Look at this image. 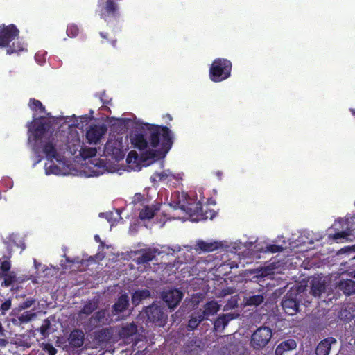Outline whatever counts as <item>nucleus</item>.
I'll return each mask as SVG.
<instances>
[{
  "mask_svg": "<svg viewBox=\"0 0 355 355\" xmlns=\"http://www.w3.org/2000/svg\"><path fill=\"white\" fill-rule=\"evenodd\" d=\"M51 122L41 116L36 118L33 115V119L27 124L28 128V144L31 146L33 150L37 155V160L35 163H39L42 159L40 155L42 153L48 159H55L58 162H63V155L67 150L64 141L57 133L53 134L51 130ZM45 173L47 175H65L64 168L58 166L51 161L45 164Z\"/></svg>",
  "mask_w": 355,
  "mask_h": 355,
  "instance_id": "f257e3e1",
  "label": "nucleus"
},
{
  "mask_svg": "<svg viewBox=\"0 0 355 355\" xmlns=\"http://www.w3.org/2000/svg\"><path fill=\"white\" fill-rule=\"evenodd\" d=\"M150 130V141H147L143 135H135L130 139L132 144L141 152V157L137 153L130 151L127 157L126 162L128 171H140L142 166H146L153 162H147L150 159H154L158 156V147L159 143L163 148L168 150L171 148L174 138L172 131L166 126H154L149 128Z\"/></svg>",
  "mask_w": 355,
  "mask_h": 355,
  "instance_id": "f03ea898",
  "label": "nucleus"
},
{
  "mask_svg": "<svg viewBox=\"0 0 355 355\" xmlns=\"http://www.w3.org/2000/svg\"><path fill=\"white\" fill-rule=\"evenodd\" d=\"M170 207L173 209H180L184 216L173 215V219L182 220H189L192 222H199L210 218H213L211 211L203 212L202 210L201 200L196 199V195L193 193H187L184 191H175L171 194Z\"/></svg>",
  "mask_w": 355,
  "mask_h": 355,
  "instance_id": "7ed1b4c3",
  "label": "nucleus"
},
{
  "mask_svg": "<svg viewBox=\"0 0 355 355\" xmlns=\"http://www.w3.org/2000/svg\"><path fill=\"white\" fill-rule=\"evenodd\" d=\"M128 149V139L126 136L110 135L104 145L103 155L119 161L124 158Z\"/></svg>",
  "mask_w": 355,
  "mask_h": 355,
  "instance_id": "20e7f679",
  "label": "nucleus"
},
{
  "mask_svg": "<svg viewBox=\"0 0 355 355\" xmlns=\"http://www.w3.org/2000/svg\"><path fill=\"white\" fill-rule=\"evenodd\" d=\"M19 31L12 24L0 26V47H6L7 53H19L25 49V44L19 41L15 42L18 37Z\"/></svg>",
  "mask_w": 355,
  "mask_h": 355,
  "instance_id": "39448f33",
  "label": "nucleus"
},
{
  "mask_svg": "<svg viewBox=\"0 0 355 355\" xmlns=\"http://www.w3.org/2000/svg\"><path fill=\"white\" fill-rule=\"evenodd\" d=\"M65 146L71 155L78 153V155L83 159L92 158L97 154V148L85 146L77 133L71 135Z\"/></svg>",
  "mask_w": 355,
  "mask_h": 355,
  "instance_id": "423d86ee",
  "label": "nucleus"
},
{
  "mask_svg": "<svg viewBox=\"0 0 355 355\" xmlns=\"http://www.w3.org/2000/svg\"><path fill=\"white\" fill-rule=\"evenodd\" d=\"M232 69L231 62L222 58L216 59L210 67L209 76L214 82H220L230 77Z\"/></svg>",
  "mask_w": 355,
  "mask_h": 355,
  "instance_id": "0eeeda50",
  "label": "nucleus"
},
{
  "mask_svg": "<svg viewBox=\"0 0 355 355\" xmlns=\"http://www.w3.org/2000/svg\"><path fill=\"white\" fill-rule=\"evenodd\" d=\"M116 171V168L114 166H112L100 159H92L83 170L85 176L88 178L99 176L106 172L114 173Z\"/></svg>",
  "mask_w": 355,
  "mask_h": 355,
  "instance_id": "6e6552de",
  "label": "nucleus"
},
{
  "mask_svg": "<svg viewBox=\"0 0 355 355\" xmlns=\"http://www.w3.org/2000/svg\"><path fill=\"white\" fill-rule=\"evenodd\" d=\"M272 329L267 327L258 328L251 336V345L254 349H262L269 343L272 338Z\"/></svg>",
  "mask_w": 355,
  "mask_h": 355,
  "instance_id": "1a4fd4ad",
  "label": "nucleus"
},
{
  "mask_svg": "<svg viewBox=\"0 0 355 355\" xmlns=\"http://www.w3.org/2000/svg\"><path fill=\"white\" fill-rule=\"evenodd\" d=\"M107 131V129L105 125H90L85 130V139L89 144H97L101 141Z\"/></svg>",
  "mask_w": 355,
  "mask_h": 355,
  "instance_id": "9d476101",
  "label": "nucleus"
},
{
  "mask_svg": "<svg viewBox=\"0 0 355 355\" xmlns=\"http://www.w3.org/2000/svg\"><path fill=\"white\" fill-rule=\"evenodd\" d=\"M143 314L147 317V322H153L157 326L164 327L166 322L167 316L163 313L162 308L155 304L146 307Z\"/></svg>",
  "mask_w": 355,
  "mask_h": 355,
  "instance_id": "9b49d317",
  "label": "nucleus"
},
{
  "mask_svg": "<svg viewBox=\"0 0 355 355\" xmlns=\"http://www.w3.org/2000/svg\"><path fill=\"white\" fill-rule=\"evenodd\" d=\"M184 293L179 289H171L162 294L163 300L170 309L175 308L181 301Z\"/></svg>",
  "mask_w": 355,
  "mask_h": 355,
  "instance_id": "f8f14e48",
  "label": "nucleus"
},
{
  "mask_svg": "<svg viewBox=\"0 0 355 355\" xmlns=\"http://www.w3.org/2000/svg\"><path fill=\"white\" fill-rule=\"evenodd\" d=\"M101 0L98 1V6H101ZM117 5L113 1V0H107L105 7H103L100 11V17L105 21H107V17H115L117 13Z\"/></svg>",
  "mask_w": 355,
  "mask_h": 355,
  "instance_id": "ddd939ff",
  "label": "nucleus"
},
{
  "mask_svg": "<svg viewBox=\"0 0 355 355\" xmlns=\"http://www.w3.org/2000/svg\"><path fill=\"white\" fill-rule=\"evenodd\" d=\"M238 316L234 313L223 314L217 318L214 323V329L216 331L221 332L227 326L230 321Z\"/></svg>",
  "mask_w": 355,
  "mask_h": 355,
  "instance_id": "4468645a",
  "label": "nucleus"
},
{
  "mask_svg": "<svg viewBox=\"0 0 355 355\" xmlns=\"http://www.w3.org/2000/svg\"><path fill=\"white\" fill-rule=\"evenodd\" d=\"M142 207H140V209H137L139 211V218L141 220H150L151 219L155 214L156 211L159 210V206L156 205H148L147 204H142Z\"/></svg>",
  "mask_w": 355,
  "mask_h": 355,
  "instance_id": "2eb2a0df",
  "label": "nucleus"
},
{
  "mask_svg": "<svg viewBox=\"0 0 355 355\" xmlns=\"http://www.w3.org/2000/svg\"><path fill=\"white\" fill-rule=\"evenodd\" d=\"M311 293L315 297H319L325 289V282L322 277H314L310 282Z\"/></svg>",
  "mask_w": 355,
  "mask_h": 355,
  "instance_id": "dca6fc26",
  "label": "nucleus"
},
{
  "mask_svg": "<svg viewBox=\"0 0 355 355\" xmlns=\"http://www.w3.org/2000/svg\"><path fill=\"white\" fill-rule=\"evenodd\" d=\"M282 306L285 313L288 315H293L298 311V302L295 300L290 298L288 295L282 300Z\"/></svg>",
  "mask_w": 355,
  "mask_h": 355,
  "instance_id": "f3484780",
  "label": "nucleus"
},
{
  "mask_svg": "<svg viewBox=\"0 0 355 355\" xmlns=\"http://www.w3.org/2000/svg\"><path fill=\"white\" fill-rule=\"evenodd\" d=\"M336 343L334 338L329 337L322 340L317 346L315 353L317 355H329L331 345Z\"/></svg>",
  "mask_w": 355,
  "mask_h": 355,
  "instance_id": "a211bd4d",
  "label": "nucleus"
},
{
  "mask_svg": "<svg viewBox=\"0 0 355 355\" xmlns=\"http://www.w3.org/2000/svg\"><path fill=\"white\" fill-rule=\"evenodd\" d=\"M172 179L180 180L182 179V175H174L169 170H166L160 173H155L150 178L152 182L170 181Z\"/></svg>",
  "mask_w": 355,
  "mask_h": 355,
  "instance_id": "6ab92c4d",
  "label": "nucleus"
},
{
  "mask_svg": "<svg viewBox=\"0 0 355 355\" xmlns=\"http://www.w3.org/2000/svg\"><path fill=\"white\" fill-rule=\"evenodd\" d=\"M220 305L215 300L207 302L204 305V310L200 313L204 319H208L209 316L216 315L220 310Z\"/></svg>",
  "mask_w": 355,
  "mask_h": 355,
  "instance_id": "aec40b11",
  "label": "nucleus"
},
{
  "mask_svg": "<svg viewBox=\"0 0 355 355\" xmlns=\"http://www.w3.org/2000/svg\"><path fill=\"white\" fill-rule=\"evenodd\" d=\"M220 245L217 241H198L196 244V250H201L202 252H212L220 248Z\"/></svg>",
  "mask_w": 355,
  "mask_h": 355,
  "instance_id": "412c9836",
  "label": "nucleus"
},
{
  "mask_svg": "<svg viewBox=\"0 0 355 355\" xmlns=\"http://www.w3.org/2000/svg\"><path fill=\"white\" fill-rule=\"evenodd\" d=\"M85 334L80 330H73L71 332L69 342L71 346L78 348L80 347L84 343Z\"/></svg>",
  "mask_w": 355,
  "mask_h": 355,
  "instance_id": "4be33fe9",
  "label": "nucleus"
},
{
  "mask_svg": "<svg viewBox=\"0 0 355 355\" xmlns=\"http://www.w3.org/2000/svg\"><path fill=\"white\" fill-rule=\"evenodd\" d=\"M160 252L156 248H148L143 251L141 257L137 259V263H145L153 260Z\"/></svg>",
  "mask_w": 355,
  "mask_h": 355,
  "instance_id": "5701e85b",
  "label": "nucleus"
},
{
  "mask_svg": "<svg viewBox=\"0 0 355 355\" xmlns=\"http://www.w3.org/2000/svg\"><path fill=\"white\" fill-rule=\"evenodd\" d=\"M296 346V342L293 339H288L283 341L275 349V354L283 355L284 352L294 349Z\"/></svg>",
  "mask_w": 355,
  "mask_h": 355,
  "instance_id": "b1692460",
  "label": "nucleus"
},
{
  "mask_svg": "<svg viewBox=\"0 0 355 355\" xmlns=\"http://www.w3.org/2000/svg\"><path fill=\"white\" fill-rule=\"evenodd\" d=\"M339 288L346 295H352L355 293V282L352 279H343L340 282Z\"/></svg>",
  "mask_w": 355,
  "mask_h": 355,
  "instance_id": "393cba45",
  "label": "nucleus"
},
{
  "mask_svg": "<svg viewBox=\"0 0 355 355\" xmlns=\"http://www.w3.org/2000/svg\"><path fill=\"white\" fill-rule=\"evenodd\" d=\"M129 298L127 294L122 295L113 306V311L118 313L125 310L128 305Z\"/></svg>",
  "mask_w": 355,
  "mask_h": 355,
  "instance_id": "a878e982",
  "label": "nucleus"
},
{
  "mask_svg": "<svg viewBox=\"0 0 355 355\" xmlns=\"http://www.w3.org/2000/svg\"><path fill=\"white\" fill-rule=\"evenodd\" d=\"M342 320H350L355 317V306L354 304H347L342 309L339 315Z\"/></svg>",
  "mask_w": 355,
  "mask_h": 355,
  "instance_id": "bb28decb",
  "label": "nucleus"
},
{
  "mask_svg": "<svg viewBox=\"0 0 355 355\" xmlns=\"http://www.w3.org/2000/svg\"><path fill=\"white\" fill-rule=\"evenodd\" d=\"M137 331V327L134 323L127 324L122 327L119 335L122 338H128L135 334Z\"/></svg>",
  "mask_w": 355,
  "mask_h": 355,
  "instance_id": "cd10ccee",
  "label": "nucleus"
},
{
  "mask_svg": "<svg viewBox=\"0 0 355 355\" xmlns=\"http://www.w3.org/2000/svg\"><path fill=\"white\" fill-rule=\"evenodd\" d=\"M150 295L149 291L145 289L135 291L132 296V302L135 305H137L143 299L147 298Z\"/></svg>",
  "mask_w": 355,
  "mask_h": 355,
  "instance_id": "c85d7f7f",
  "label": "nucleus"
},
{
  "mask_svg": "<svg viewBox=\"0 0 355 355\" xmlns=\"http://www.w3.org/2000/svg\"><path fill=\"white\" fill-rule=\"evenodd\" d=\"M8 251L9 256H4L3 258L0 259V270L2 272V274L8 272L11 267L10 261L11 252L9 249Z\"/></svg>",
  "mask_w": 355,
  "mask_h": 355,
  "instance_id": "c756f323",
  "label": "nucleus"
},
{
  "mask_svg": "<svg viewBox=\"0 0 355 355\" xmlns=\"http://www.w3.org/2000/svg\"><path fill=\"white\" fill-rule=\"evenodd\" d=\"M30 108L34 111H39L40 114L45 113V108L42 105V103L36 99H31L28 104Z\"/></svg>",
  "mask_w": 355,
  "mask_h": 355,
  "instance_id": "7c9ffc66",
  "label": "nucleus"
},
{
  "mask_svg": "<svg viewBox=\"0 0 355 355\" xmlns=\"http://www.w3.org/2000/svg\"><path fill=\"white\" fill-rule=\"evenodd\" d=\"M204 320L205 319L200 314L192 315L188 322V329L190 331L195 329L198 326L199 323Z\"/></svg>",
  "mask_w": 355,
  "mask_h": 355,
  "instance_id": "2f4dec72",
  "label": "nucleus"
},
{
  "mask_svg": "<svg viewBox=\"0 0 355 355\" xmlns=\"http://www.w3.org/2000/svg\"><path fill=\"white\" fill-rule=\"evenodd\" d=\"M98 306L96 301H89L85 304L83 309L80 311V314H86L89 315L92 313L95 309H96Z\"/></svg>",
  "mask_w": 355,
  "mask_h": 355,
  "instance_id": "473e14b6",
  "label": "nucleus"
},
{
  "mask_svg": "<svg viewBox=\"0 0 355 355\" xmlns=\"http://www.w3.org/2000/svg\"><path fill=\"white\" fill-rule=\"evenodd\" d=\"M4 280L1 283L2 286H11L16 281V275L14 272H6L2 274Z\"/></svg>",
  "mask_w": 355,
  "mask_h": 355,
  "instance_id": "72a5a7b5",
  "label": "nucleus"
},
{
  "mask_svg": "<svg viewBox=\"0 0 355 355\" xmlns=\"http://www.w3.org/2000/svg\"><path fill=\"white\" fill-rule=\"evenodd\" d=\"M264 297L263 295H255L250 296L247 300V304L249 306H259L263 303Z\"/></svg>",
  "mask_w": 355,
  "mask_h": 355,
  "instance_id": "f704fd0d",
  "label": "nucleus"
},
{
  "mask_svg": "<svg viewBox=\"0 0 355 355\" xmlns=\"http://www.w3.org/2000/svg\"><path fill=\"white\" fill-rule=\"evenodd\" d=\"M35 316L36 314L33 311H27L19 316V320L22 323H26L32 320Z\"/></svg>",
  "mask_w": 355,
  "mask_h": 355,
  "instance_id": "c9c22d12",
  "label": "nucleus"
},
{
  "mask_svg": "<svg viewBox=\"0 0 355 355\" xmlns=\"http://www.w3.org/2000/svg\"><path fill=\"white\" fill-rule=\"evenodd\" d=\"M132 202L135 209H140L142 204H146V201L141 193H136L133 198Z\"/></svg>",
  "mask_w": 355,
  "mask_h": 355,
  "instance_id": "e433bc0d",
  "label": "nucleus"
},
{
  "mask_svg": "<svg viewBox=\"0 0 355 355\" xmlns=\"http://www.w3.org/2000/svg\"><path fill=\"white\" fill-rule=\"evenodd\" d=\"M238 305V300L236 296L232 297L224 306V311H229L234 309Z\"/></svg>",
  "mask_w": 355,
  "mask_h": 355,
  "instance_id": "4c0bfd02",
  "label": "nucleus"
},
{
  "mask_svg": "<svg viewBox=\"0 0 355 355\" xmlns=\"http://www.w3.org/2000/svg\"><path fill=\"white\" fill-rule=\"evenodd\" d=\"M78 33V28L76 25L71 24L68 26L67 29V34L68 36L73 37H76Z\"/></svg>",
  "mask_w": 355,
  "mask_h": 355,
  "instance_id": "58836bf2",
  "label": "nucleus"
},
{
  "mask_svg": "<svg viewBox=\"0 0 355 355\" xmlns=\"http://www.w3.org/2000/svg\"><path fill=\"white\" fill-rule=\"evenodd\" d=\"M46 53L44 51H38L35 56V61L39 64H42L46 61Z\"/></svg>",
  "mask_w": 355,
  "mask_h": 355,
  "instance_id": "ea45409f",
  "label": "nucleus"
},
{
  "mask_svg": "<svg viewBox=\"0 0 355 355\" xmlns=\"http://www.w3.org/2000/svg\"><path fill=\"white\" fill-rule=\"evenodd\" d=\"M252 242H245L244 243H241V242H239V243H235V247H234V249L237 252V250H241L243 248H245L246 249H249L252 245Z\"/></svg>",
  "mask_w": 355,
  "mask_h": 355,
  "instance_id": "a19ab883",
  "label": "nucleus"
},
{
  "mask_svg": "<svg viewBox=\"0 0 355 355\" xmlns=\"http://www.w3.org/2000/svg\"><path fill=\"white\" fill-rule=\"evenodd\" d=\"M49 322L45 320L44 324L40 327V331L43 336H46L49 334L48 330L49 329Z\"/></svg>",
  "mask_w": 355,
  "mask_h": 355,
  "instance_id": "79ce46f5",
  "label": "nucleus"
},
{
  "mask_svg": "<svg viewBox=\"0 0 355 355\" xmlns=\"http://www.w3.org/2000/svg\"><path fill=\"white\" fill-rule=\"evenodd\" d=\"M42 348L44 350L48 352L49 355H55L57 352L56 349H55V347L52 345L49 344V343H46V344L43 343Z\"/></svg>",
  "mask_w": 355,
  "mask_h": 355,
  "instance_id": "37998d69",
  "label": "nucleus"
},
{
  "mask_svg": "<svg viewBox=\"0 0 355 355\" xmlns=\"http://www.w3.org/2000/svg\"><path fill=\"white\" fill-rule=\"evenodd\" d=\"M350 236V234L345 231H342L340 232H338L336 234H334V239L335 240H340V239H349V236Z\"/></svg>",
  "mask_w": 355,
  "mask_h": 355,
  "instance_id": "c03bdc74",
  "label": "nucleus"
},
{
  "mask_svg": "<svg viewBox=\"0 0 355 355\" xmlns=\"http://www.w3.org/2000/svg\"><path fill=\"white\" fill-rule=\"evenodd\" d=\"M267 250L272 253L278 252L283 250V247L274 244L269 245L267 246Z\"/></svg>",
  "mask_w": 355,
  "mask_h": 355,
  "instance_id": "a18cd8bd",
  "label": "nucleus"
},
{
  "mask_svg": "<svg viewBox=\"0 0 355 355\" xmlns=\"http://www.w3.org/2000/svg\"><path fill=\"white\" fill-rule=\"evenodd\" d=\"M11 307V301L8 300L5 301L1 305V310L2 311V314L4 315L7 311H8Z\"/></svg>",
  "mask_w": 355,
  "mask_h": 355,
  "instance_id": "49530a36",
  "label": "nucleus"
},
{
  "mask_svg": "<svg viewBox=\"0 0 355 355\" xmlns=\"http://www.w3.org/2000/svg\"><path fill=\"white\" fill-rule=\"evenodd\" d=\"M94 240H95L96 242H98V243H100V245H99V248H98V250H103V249H104V248H105V247H106V248H108V245H106L105 244V243H104V242H103V241L101 240L100 236H99L98 235H95V236H94Z\"/></svg>",
  "mask_w": 355,
  "mask_h": 355,
  "instance_id": "de8ad7c7",
  "label": "nucleus"
},
{
  "mask_svg": "<svg viewBox=\"0 0 355 355\" xmlns=\"http://www.w3.org/2000/svg\"><path fill=\"white\" fill-rule=\"evenodd\" d=\"M1 183H4L8 189H11L13 186V182L9 178L2 180Z\"/></svg>",
  "mask_w": 355,
  "mask_h": 355,
  "instance_id": "09e8293b",
  "label": "nucleus"
},
{
  "mask_svg": "<svg viewBox=\"0 0 355 355\" xmlns=\"http://www.w3.org/2000/svg\"><path fill=\"white\" fill-rule=\"evenodd\" d=\"M34 302V300H26V302H23L21 304V308L22 309H26V308H28L30 307Z\"/></svg>",
  "mask_w": 355,
  "mask_h": 355,
  "instance_id": "8fccbe9b",
  "label": "nucleus"
},
{
  "mask_svg": "<svg viewBox=\"0 0 355 355\" xmlns=\"http://www.w3.org/2000/svg\"><path fill=\"white\" fill-rule=\"evenodd\" d=\"M348 218H346V219H343V218H338L337 219L335 223H334V227L335 228H337L338 225H342L343 223H345V224H347L348 223Z\"/></svg>",
  "mask_w": 355,
  "mask_h": 355,
  "instance_id": "3c124183",
  "label": "nucleus"
},
{
  "mask_svg": "<svg viewBox=\"0 0 355 355\" xmlns=\"http://www.w3.org/2000/svg\"><path fill=\"white\" fill-rule=\"evenodd\" d=\"M107 314V312L105 311H99L96 313V318L99 322H102V318L105 317V315Z\"/></svg>",
  "mask_w": 355,
  "mask_h": 355,
  "instance_id": "603ef678",
  "label": "nucleus"
},
{
  "mask_svg": "<svg viewBox=\"0 0 355 355\" xmlns=\"http://www.w3.org/2000/svg\"><path fill=\"white\" fill-rule=\"evenodd\" d=\"M168 250H171L173 253L176 252H180L181 250V247L179 245H175L173 247L164 246Z\"/></svg>",
  "mask_w": 355,
  "mask_h": 355,
  "instance_id": "864d4df0",
  "label": "nucleus"
},
{
  "mask_svg": "<svg viewBox=\"0 0 355 355\" xmlns=\"http://www.w3.org/2000/svg\"><path fill=\"white\" fill-rule=\"evenodd\" d=\"M130 120H131V119H125V118L117 119V121H119L121 124H124V125L128 124V122Z\"/></svg>",
  "mask_w": 355,
  "mask_h": 355,
  "instance_id": "5fc2aeb1",
  "label": "nucleus"
},
{
  "mask_svg": "<svg viewBox=\"0 0 355 355\" xmlns=\"http://www.w3.org/2000/svg\"><path fill=\"white\" fill-rule=\"evenodd\" d=\"M81 120H83L85 122H87L89 120V117L87 115H83L79 117Z\"/></svg>",
  "mask_w": 355,
  "mask_h": 355,
  "instance_id": "6e6d98bb",
  "label": "nucleus"
},
{
  "mask_svg": "<svg viewBox=\"0 0 355 355\" xmlns=\"http://www.w3.org/2000/svg\"><path fill=\"white\" fill-rule=\"evenodd\" d=\"M6 343H7L6 340H5L4 339H0V345L1 346H4V345H6Z\"/></svg>",
  "mask_w": 355,
  "mask_h": 355,
  "instance_id": "4d7b16f0",
  "label": "nucleus"
},
{
  "mask_svg": "<svg viewBox=\"0 0 355 355\" xmlns=\"http://www.w3.org/2000/svg\"><path fill=\"white\" fill-rule=\"evenodd\" d=\"M110 214H111V213H110V214H106V216H107V220H108L109 222L112 223V222L110 221V218H109V216H110ZM112 225H113V223H112Z\"/></svg>",
  "mask_w": 355,
  "mask_h": 355,
  "instance_id": "13d9d810",
  "label": "nucleus"
},
{
  "mask_svg": "<svg viewBox=\"0 0 355 355\" xmlns=\"http://www.w3.org/2000/svg\"><path fill=\"white\" fill-rule=\"evenodd\" d=\"M116 214H117V216L120 218V216H121V211H120V210L116 209Z\"/></svg>",
  "mask_w": 355,
  "mask_h": 355,
  "instance_id": "bf43d9fd",
  "label": "nucleus"
},
{
  "mask_svg": "<svg viewBox=\"0 0 355 355\" xmlns=\"http://www.w3.org/2000/svg\"><path fill=\"white\" fill-rule=\"evenodd\" d=\"M100 35H101V36L102 37H103V38H106V36H105V35L103 33H102V32H101V33H100Z\"/></svg>",
  "mask_w": 355,
  "mask_h": 355,
  "instance_id": "052dcab7",
  "label": "nucleus"
},
{
  "mask_svg": "<svg viewBox=\"0 0 355 355\" xmlns=\"http://www.w3.org/2000/svg\"><path fill=\"white\" fill-rule=\"evenodd\" d=\"M34 263L36 268H38V266L37 265L36 260L34 259Z\"/></svg>",
  "mask_w": 355,
  "mask_h": 355,
  "instance_id": "680f3d73",
  "label": "nucleus"
},
{
  "mask_svg": "<svg viewBox=\"0 0 355 355\" xmlns=\"http://www.w3.org/2000/svg\"><path fill=\"white\" fill-rule=\"evenodd\" d=\"M21 250H24V249H25V245L23 243V244L21 245Z\"/></svg>",
  "mask_w": 355,
  "mask_h": 355,
  "instance_id": "e2e57ef3",
  "label": "nucleus"
},
{
  "mask_svg": "<svg viewBox=\"0 0 355 355\" xmlns=\"http://www.w3.org/2000/svg\"><path fill=\"white\" fill-rule=\"evenodd\" d=\"M186 248H188L187 250H191V247H189V246H184Z\"/></svg>",
  "mask_w": 355,
  "mask_h": 355,
  "instance_id": "0e129e2a",
  "label": "nucleus"
},
{
  "mask_svg": "<svg viewBox=\"0 0 355 355\" xmlns=\"http://www.w3.org/2000/svg\"><path fill=\"white\" fill-rule=\"evenodd\" d=\"M115 43H116V41H115V40L112 41V45H113L114 46H115Z\"/></svg>",
  "mask_w": 355,
  "mask_h": 355,
  "instance_id": "69168bd1",
  "label": "nucleus"
},
{
  "mask_svg": "<svg viewBox=\"0 0 355 355\" xmlns=\"http://www.w3.org/2000/svg\"><path fill=\"white\" fill-rule=\"evenodd\" d=\"M313 243V241L312 240H310V241H309V243H310V244H312Z\"/></svg>",
  "mask_w": 355,
  "mask_h": 355,
  "instance_id": "338daca9",
  "label": "nucleus"
},
{
  "mask_svg": "<svg viewBox=\"0 0 355 355\" xmlns=\"http://www.w3.org/2000/svg\"><path fill=\"white\" fill-rule=\"evenodd\" d=\"M103 215H104V214L101 213V214H99V216H101H101H103Z\"/></svg>",
  "mask_w": 355,
  "mask_h": 355,
  "instance_id": "774afa93",
  "label": "nucleus"
}]
</instances>
